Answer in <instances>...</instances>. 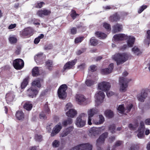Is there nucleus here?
Returning <instances> with one entry per match:
<instances>
[{"label":"nucleus","mask_w":150,"mask_h":150,"mask_svg":"<svg viewBox=\"0 0 150 150\" xmlns=\"http://www.w3.org/2000/svg\"><path fill=\"white\" fill-rule=\"evenodd\" d=\"M113 38L115 40L119 41L125 40L129 39L127 44L129 47H132L134 44L135 41V38L133 37H129L123 34H120L115 35Z\"/></svg>","instance_id":"nucleus-1"},{"label":"nucleus","mask_w":150,"mask_h":150,"mask_svg":"<svg viewBox=\"0 0 150 150\" xmlns=\"http://www.w3.org/2000/svg\"><path fill=\"white\" fill-rule=\"evenodd\" d=\"M128 58L127 55L125 53L116 54L112 56V59L116 62L118 65L124 62Z\"/></svg>","instance_id":"nucleus-2"},{"label":"nucleus","mask_w":150,"mask_h":150,"mask_svg":"<svg viewBox=\"0 0 150 150\" xmlns=\"http://www.w3.org/2000/svg\"><path fill=\"white\" fill-rule=\"evenodd\" d=\"M131 81V79H128L126 78L120 77L119 78V90L121 92H125L128 86L127 83Z\"/></svg>","instance_id":"nucleus-3"},{"label":"nucleus","mask_w":150,"mask_h":150,"mask_svg":"<svg viewBox=\"0 0 150 150\" xmlns=\"http://www.w3.org/2000/svg\"><path fill=\"white\" fill-rule=\"evenodd\" d=\"M77 112L74 109H69L66 112V115L69 117L66 119V125L71 124L72 122L71 118H74L77 115Z\"/></svg>","instance_id":"nucleus-4"},{"label":"nucleus","mask_w":150,"mask_h":150,"mask_svg":"<svg viewBox=\"0 0 150 150\" xmlns=\"http://www.w3.org/2000/svg\"><path fill=\"white\" fill-rule=\"evenodd\" d=\"M34 33V30L31 27H29L22 30L20 32V35L23 37H29L33 35Z\"/></svg>","instance_id":"nucleus-5"},{"label":"nucleus","mask_w":150,"mask_h":150,"mask_svg":"<svg viewBox=\"0 0 150 150\" xmlns=\"http://www.w3.org/2000/svg\"><path fill=\"white\" fill-rule=\"evenodd\" d=\"M13 65L15 69L17 70H20L24 67V63L22 59H17L13 61Z\"/></svg>","instance_id":"nucleus-6"},{"label":"nucleus","mask_w":150,"mask_h":150,"mask_svg":"<svg viewBox=\"0 0 150 150\" xmlns=\"http://www.w3.org/2000/svg\"><path fill=\"white\" fill-rule=\"evenodd\" d=\"M105 95L104 93L102 91H99L96 93L95 98L96 99L95 102L97 105H99L102 103L105 98Z\"/></svg>","instance_id":"nucleus-7"},{"label":"nucleus","mask_w":150,"mask_h":150,"mask_svg":"<svg viewBox=\"0 0 150 150\" xmlns=\"http://www.w3.org/2000/svg\"><path fill=\"white\" fill-rule=\"evenodd\" d=\"M57 94L59 98L61 99H64L66 97V84L61 85L57 91Z\"/></svg>","instance_id":"nucleus-8"},{"label":"nucleus","mask_w":150,"mask_h":150,"mask_svg":"<svg viewBox=\"0 0 150 150\" xmlns=\"http://www.w3.org/2000/svg\"><path fill=\"white\" fill-rule=\"evenodd\" d=\"M46 58V56L43 53L39 52L36 54L34 57V59L38 64H42L44 60Z\"/></svg>","instance_id":"nucleus-9"},{"label":"nucleus","mask_w":150,"mask_h":150,"mask_svg":"<svg viewBox=\"0 0 150 150\" xmlns=\"http://www.w3.org/2000/svg\"><path fill=\"white\" fill-rule=\"evenodd\" d=\"M98 112V110L96 108H93L87 111L88 115V124L89 125H92V117Z\"/></svg>","instance_id":"nucleus-10"},{"label":"nucleus","mask_w":150,"mask_h":150,"mask_svg":"<svg viewBox=\"0 0 150 150\" xmlns=\"http://www.w3.org/2000/svg\"><path fill=\"white\" fill-rule=\"evenodd\" d=\"M38 93V89L33 87H31L27 91L28 96L31 98L36 97Z\"/></svg>","instance_id":"nucleus-11"},{"label":"nucleus","mask_w":150,"mask_h":150,"mask_svg":"<svg viewBox=\"0 0 150 150\" xmlns=\"http://www.w3.org/2000/svg\"><path fill=\"white\" fill-rule=\"evenodd\" d=\"M108 135L107 132L104 133L101 135L99 139L96 141V145L98 146V150H101V149L99 146L103 144L105 139Z\"/></svg>","instance_id":"nucleus-12"},{"label":"nucleus","mask_w":150,"mask_h":150,"mask_svg":"<svg viewBox=\"0 0 150 150\" xmlns=\"http://www.w3.org/2000/svg\"><path fill=\"white\" fill-rule=\"evenodd\" d=\"M110 85L108 82H102L98 84V88L99 89L104 91H106L109 90Z\"/></svg>","instance_id":"nucleus-13"},{"label":"nucleus","mask_w":150,"mask_h":150,"mask_svg":"<svg viewBox=\"0 0 150 150\" xmlns=\"http://www.w3.org/2000/svg\"><path fill=\"white\" fill-rule=\"evenodd\" d=\"M51 13V10L46 8L39 10L37 12V15L41 17L49 16Z\"/></svg>","instance_id":"nucleus-14"},{"label":"nucleus","mask_w":150,"mask_h":150,"mask_svg":"<svg viewBox=\"0 0 150 150\" xmlns=\"http://www.w3.org/2000/svg\"><path fill=\"white\" fill-rule=\"evenodd\" d=\"M62 128V125H61V123H59L53 128L51 134V136L54 137L56 135L60 132Z\"/></svg>","instance_id":"nucleus-15"},{"label":"nucleus","mask_w":150,"mask_h":150,"mask_svg":"<svg viewBox=\"0 0 150 150\" xmlns=\"http://www.w3.org/2000/svg\"><path fill=\"white\" fill-rule=\"evenodd\" d=\"M45 109L44 111L41 112L40 114L39 117L40 119H45L47 118V117L45 113L49 114L50 113V110L48 107L47 105L45 104Z\"/></svg>","instance_id":"nucleus-16"},{"label":"nucleus","mask_w":150,"mask_h":150,"mask_svg":"<svg viewBox=\"0 0 150 150\" xmlns=\"http://www.w3.org/2000/svg\"><path fill=\"white\" fill-rule=\"evenodd\" d=\"M15 97L13 93L11 91L8 92L6 95V99L8 104H10L13 101Z\"/></svg>","instance_id":"nucleus-17"},{"label":"nucleus","mask_w":150,"mask_h":150,"mask_svg":"<svg viewBox=\"0 0 150 150\" xmlns=\"http://www.w3.org/2000/svg\"><path fill=\"white\" fill-rule=\"evenodd\" d=\"M89 132V135L92 137H94L98 135L100 133L99 129L96 127L91 128L90 129Z\"/></svg>","instance_id":"nucleus-18"},{"label":"nucleus","mask_w":150,"mask_h":150,"mask_svg":"<svg viewBox=\"0 0 150 150\" xmlns=\"http://www.w3.org/2000/svg\"><path fill=\"white\" fill-rule=\"evenodd\" d=\"M86 122V120H83L80 117H78L76 119L75 124L77 127H81L85 125Z\"/></svg>","instance_id":"nucleus-19"},{"label":"nucleus","mask_w":150,"mask_h":150,"mask_svg":"<svg viewBox=\"0 0 150 150\" xmlns=\"http://www.w3.org/2000/svg\"><path fill=\"white\" fill-rule=\"evenodd\" d=\"M75 98L76 102L79 104H81L86 100L84 95L81 94H77L75 96Z\"/></svg>","instance_id":"nucleus-20"},{"label":"nucleus","mask_w":150,"mask_h":150,"mask_svg":"<svg viewBox=\"0 0 150 150\" xmlns=\"http://www.w3.org/2000/svg\"><path fill=\"white\" fill-rule=\"evenodd\" d=\"M105 121L104 117L102 115H99L98 119L96 120L94 119L92 122L93 123L96 125H99L103 124Z\"/></svg>","instance_id":"nucleus-21"},{"label":"nucleus","mask_w":150,"mask_h":150,"mask_svg":"<svg viewBox=\"0 0 150 150\" xmlns=\"http://www.w3.org/2000/svg\"><path fill=\"white\" fill-rule=\"evenodd\" d=\"M113 68V64H111L109 65L108 68L102 69L101 73L103 74H108L112 72Z\"/></svg>","instance_id":"nucleus-22"},{"label":"nucleus","mask_w":150,"mask_h":150,"mask_svg":"<svg viewBox=\"0 0 150 150\" xmlns=\"http://www.w3.org/2000/svg\"><path fill=\"white\" fill-rule=\"evenodd\" d=\"M16 117L17 119L20 120H23L24 118V114L23 112L21 110H18L16 114Z\"/></svg>","instance_id":"nucleus-23"},{"label":"nucleus","mask_w":150,"mask_h":150,"mask_svg":"<svg viewBox=\"0 0 150 150\" xmlns=\"http://www.w3.org/2000/svg\"><path fill=\"white\" fill-rule=\"evenodd\" d=\"M122 29V25L117 24L113 27V29L112 30L113 33H115L120 31Z\"/></svg>","instance_id":"nucleus-24"},{"label":"nucleus","mask_w":150,"mask_h":150,"mask_svg":"<svg viewBox=\"0 0 150 150\" xmlns=\"http://www.w3.org/2000/svg\"><path fill=\"white\" fill-rule=\"evenodd\" d=\"M29 77L28 76H27L23 80L21 83V86L22 89H24L28 85L29 81Z\"/></svg>","instance_id":"nucleus-25"},{"label":"nucleus","mask_w":150,"mask_h":150,"mask_svg":"<svg viewBox=\"0 0 150 150\" xmlns=\"http://www.w3.org/2000/svg\"><path fill=\"white\" fill-rule=\"evenodd\" d=\"M46 66L49 70L51 71L53 67V62L52 60L48 59L45 62Z\"/></svg>","instance_id":"nucleus-26"},{"label":"nucleus","mask_w":150,"mask_h":150,"mask_svg":"<svg viewBox=\"0 0 150 150\" xmlns=\"http://www.w3.org/2000/svg\"><path fill=\"white\" fill-rule=\"evenodd\" d=\"M32 76L34 77H36L40 75L39 70L38 67H34L32 71Z\"/></svg>","instance_id":"nucleus-27"},{"label":"nucleus","mask_w":150,"mask_h":150,"mask_svg":"<svg viewBox=\"0 0 150 150\" xmlns=\"http://www.w3.org/2000/svg\"><path fill=\"white\" fill-rule=\"evenodd\" d=\"M76 62V60L74 59L66 63V69H69L72 68L75 64Z\"/></svg>","instance_id":"nucleus-28"},{"label":"nucleus","mask_w":150,"mask_h":150,"mask_svg":"<svg viewBox=\"0 0 150 150\" xmlns=\"http://www.w3.org/2000/svg\"><path fill=\"white\" fill-rule=\"evenodd\" d=\"M120 18L119 15L117 13H116L110 17V20L112 22L117 21L119 20Z\"/></svg>","instance_id":"nucleus-29"},{"label":"nucleus","mask_w":150,"mask_h":150,"mask_svg":"<svg viewBox=\"0 0 150 150\" xmlns=\"http://www.w3.org/2000/svg\"><path fill=\"white\" fill-rule=\"evenodd\" d=\"M96 36L100 39H104L107 37V35L105 34L99 32H97L95 33Z\"/></svg>","instance_id":"nucleus-30"},{"label":"nucleus","mask_w":150,"mask_h":150,"mask_svg":"<svg viewBox=\"0 0 150 150\" xmlns=\"http://www.w3.org/2000/svg\"><path fill=\"white\" fill-rule=\"evenodd\" d=\"M105 116L109 118H111L113 117L114 114L112 111L110 110H106L104 112Z\"/></svg>","instance_id":"nucleus-31"},{"label":"nucleus","mask_w":150,"mask_h":150,"mask_svg":"<svg viewBox=\"0 0 150 150\" xmlns=\"http://www.w3.org/2000/svg\"><path fill=\"white\" fill-rule=\"evenodd\" d=\"M118 112L120 113L126 114L125 109L124 108V105L123 104L121 105L118 106L117 108Z\"/></svg>","instance_id":"nucleus-32"},{"label":"nucleus","mask_w":150,"mask_h":150,"mask_svg":"<svg viewBox=\"0 0 150 150\" xmlns=\"http://www.w3.org/2000/svg\"><path fill=\"white\" fill-rule=\"evenodd\" d=\"M132 51L135 55H138L140 54L142 52L137 47L134 46L132 49Z\"/></svg>","instance_id":"nucleus-33"},{"label":"nucleus","mask_w":150,"mask_h":150,"mask_svg":"<svg viewBox=\"0 0 150 150\" xmlns=\"http://www.w3.org/2000/svg\"><path fill=\"white\" fill-rule=\"evenodd\" d=\"M23 107L24 109L28 111L31 110L33 107V105L29 102L25 103Z\"/></svg>","instance_id":"nucleus-34"},{"label":"nucleus","mask_w":150,"mask_h":150,"mask_svg":"<svg viewBox=\"0 0 150 150\" xmlns=\"http://www.w3.org/2000/svg\"><path fill=\"white\" fill-rule=\"evenodd\" d=\"M41 86L40 83V81L38 80H36L33 81L32 83V86L31 87H35L36 86L38 88H40Z\"/></svg>","instance_id":"nucleus-35"},{"label":"nucleus","mask_w":150,"mask_h":150,"mask_svg":"<svg viewBox=\"0 0 150 150\" xmlns=\"http://www.w3.org/2000/svg\"><path fill=\"white\" fill-rule=\"evenodd\" d=\"M144 129H143L138 130V133L137 134V136L139 138H142L144 136Z\"/></svg>","instance_id":"nucleus-36"},{"label":"nucleus","mask_w":150,"mask_h":150,"mask_svg":"<svg viewBox=\"0 0 150 150\" xmlns=\"http://www.w3.org/2000/svg\"><path fill=\"white\" fill-rule=\"evenodd\" d=\"M9 40L10 43L11 44H14L17 42V38L13 36L10 37L9 38Z\"/></svg>","instance_id":"nucleus-37"},{"label":"nucleus","mask_w":150,"mask_h":150,"mask_svg":"<svg viewBox=\"0 0 150 150\" xmlns=\"http://www.w3.org/2000/svg\"><path fill=\"white\" fill-rule=\"evenodd\" d=\"M90 42L91 45L95 46L98 43V40L92 38L90 40Z\"/></svg>","instance_id":"nucleus-38"},{"label":"nucleus","mask_w":150,"mask_h":150,"mask_svg":"<svg viewBox=\"0 0 150 150\" xmlns=\"http://www.w3.org/2000/svg\"><path fill=\"white\" fill-rule=\"evenodd\" d=\"M148 91L147 89L143 90L142 92L141 95H140L145 99L147 96Z\"/></svg>","instance_id":"nucleus-39"},{"label":"nucleus","mask_w":150,"mask_h":150,"mask_svg":"<svg viewBox=\"0 0 150 150\" xmlns=\"http://www.w3.org/2000/svg\"><path fill=\"white\" fill-rule=\"evenodd\" d=\"M79 15L77 14L75 11L72 10L71 11V16L73 19H75L76 16Z\"/></svg>","instance_id":"nucleus-40"},{"label":"nucleus","mask_w":150,"mask_h":150,"mask_svg":"<svg viewBox=\"0 0 150 150\" xmlns=\"http://www.w3.org/2000/svg\"><path fill=\"white\" fill-rule=\"evenodd\" d=\"M85 83L88 86H90L93 85L94 84V82L90 80L87 79Z\"/></svg>","instance_id":"nucleus-41"},{"label":"nucleus","mask_w":150,"mask_h":150,"mask_svg":"<svg viewBox=\"0 0 150 150\" xmlns=\"http://www.w3.org/2000/svg\"><path fill=\"white\" fill-rule=\"evenodd\" d=\"M59 142L57 140H54L52 143L53 146L54 147H57L59 145Z\"/></svg>","instance_id":"nucleus-42"},{"label":"nucleus","mask_w":150,"mask_h":150,"mask_svg":"<svg viewBox=\"0 0 150 150\" xmlns=\"http://www.w3.org/2000/svg\"><path fill=\"white\" fill-rule=\"evenodd\" d=\"M133 107V105L132 104H130L128 105L126 107L125 109V112L126 113L129 112L131 110V108Z\"/></svg>","instance_id":"nucleus-43"},{"label":"nucleus","mask_w":150,"mask_h":150,"mask_svg":"<svg viewBox=\"0 0 150 150\" xmlns=\"http://www.w3.org/2000/svg\"><path fill=\"white\" fill-rule=\"evenodd\" d=\"M147 7V6L146 5H143L141 7L139 8L138 11V12L139 13H142L144 9L146 8Z\"/></svg>","instance_id":"nucleus-44"},{"label":"nucleus","mask_w":150,"mask_h":150,"mask_svg":"<svg viewBox=\"0 0 150 150\" xmlns=\"http://www.w3.org/2000/svg\"><path fill=\"white\" fill-rule=\"evenodd\" d=\"M109 130L112 133H113L115 132V125L114 124H112L109 127Z\"/></svg>","instance_id":"nucleus-45"},{"label":"nucleus","mask_w":150,"mask_h":150,"mask_svg":"<svg viewBox=\"0 0 150 150\" xmlns=\"http://www.w3.org/2000/svg\"><path fill=\"white\" fill-rule=\"evenodd\" d=\"M35 138L37 141L41 142L42 140V136L41 135L36 134L35 136Z\"/></svg>","instance_id":"nucleus-46"},{"label":"nucleus","mask_w":150,"mask_h":150,"mask_svg":"<svg viewBox=\"0 0 150 150\" xmlns=\"http://www.w3.org/2000/svg\"><path fill=\"white\" fill-rule=\"evenodd\" d=\"M103 26L108 31L110 30V26L109 24L106 23H104Z\"/></svg>","instance_id":"nucleus-47"},{"label":"nucleus","mask_w":150,"mask_h":150,"mask_svg":"<svg viewBox=\"0 0 150 150\" xmlns=\"http://www.w3.org/2000/svg\"><path fill=\"white\" fill-rule=\"evenodd\" d=\"M45 3L43 2H41L38 3L36 5V7L38 8H41L42 6L43 5H45Z\"/></svg>","instance_id":"nucleus-48"},{"label":"nucleus","mask_w":150,"mask_h":150,"mask_svg":"<svg viewBox=\"0 0 150 150\" xmlns=\"http://www.w3.org/2000/svg\"><path fill=\"white\" fill-rule=\"evenodd\" d=\"M83 38L80 37L76 38L74 41L75 43H77L79 42H80L83 40Z\"/></svg>","instance_id":"nucleus-49"},{"label":"nucleus","mask_w":150,"mask_h":150,"mask_svg":"<svg viewBox=\"0 0 150 150\" xmlns=\"http://www.w3.org/2000/svg\"><path fill=\"white\" fill-rule=\"evenodd\" d=\"M73 107V105L71 103H69L66 104V110H69V109H72Z\"/></svg>","instance_id":"nucleus-50"},{"label":"nucleus","mask_w":150,"mask_h":150,"mask_svg":"<svg viewBox=\"0 0 150 150\" xmlns=\"http://www.w3.org/2000/svg\"><path fill=\"white\" fill-rule=\"evenodd\" d=\"M106 91V95L108 97H110L114 94V93L111 91Z\"/></svg>","instance_id":"nucleus-51"},{"label":"nucleus","mask_w":150,"mask_h":150,"mask_svg":"<svg viewBox=\"0 0 150 150\" xmlns=\"http://www.w3.org/2000/svg\"><path fill=\"white\" fill-rule=\"evenodd\" d=\"M123 144V142L122 141H117L115 144L116 146H118L121 145Z\"/></svg>","instance_id":"nucleus-52"},{"label":"nucleus","mask_w":150,"mask_h":150,"mask_svg":"<svg viewBox=\"0 0 150 150\" xmlns=\"http://www.w3.org/2000/svg\"><path fill=\"white\" fill-rule=\"evenodd\" d=\"M86 67V65L85 64H82L78 66V68L79 69H83Z\"/></svg>","instance_id":"nucleus-53"},{"label":"nucleus","mask_w":150,"mask_h":150,"mask_svg":"<svg viewBox=\"0 0 150 150\" xmlns=\"http://www.w3.org/2000/svg\"><path fill=\"white\" fill-rule=\"evenodd\" d=\"M137 99L138 100L141 102H143L144 98L140 95H138L137 96Z\"/></svg>","instance_id":"nucleus-54"},{"label":"nucleus","mask_w":150,"mask_h":150,"mask_svg":"<svg viewBox=\"0 0 150 150\" xmlns=\"http://www.w3.org/2000/svg\"><path fill=\"white\" fill-rule=\"evenodd\" d=\"M71 33L72 34H75L76 33L77 30L76 28L73 27L71 29Z\"/></svg>","instance_id":"nucleus-55"},{"label":"nucleus","mask_w":150,"mask_h":150,"mask_svg":"<svg viewBox=\"0 0 150 150\" xmlns=\"http://www.w3.org/2000/svg\"><path fill=\"white\" fill-rule=\"evenodd\" d=\"M90 69L92 71H94L96 70V66L95 65H92L91 66Z\"/></svg>","instance_id":"nucleus-56"},{"label":"nucleus","mask_w":150,"mask_h":150,"mask_svg":"<svg viewBox=\"0 0 150 150\" xmlns=\"http://www.w3.org/2000/svg\"><path fill=\"white\" fill-rule=\"evenodd\" d=\"M16 26V24L14 23V24H11L8 27L9 29H12L15 28Z\"/></svg>","instance_id":"nucleus-57"},{"label":"nucleus","mask_w":150,"mask_h":150,"mask_svg":"<svg viewBox=\"0 0 150 150\" xmlns=\"http://www.w3.org/2000/svg\"><path fill=\"white\" fill-rule=\"evenodd\" d=\"M73 128L72 127H69L66 129V135L67 134L71 132L73 130Z\"/></svg>","instance_id":"nucleus-58"},{"label":"nucleus","mask_w":150,"mask_h":150,"mask_svg":"<svg viewBox=\"0 0 150 150\" xmlns=\"http://www.w3.org/2000/svg\"><path fill=\"white\" fill-rule=\"evenodd\" d=\"M40 41V40L38 38H36L34 40V42L35 44H37L39 43Z\"/></svg>","instance_id":"nucleus-59"},{"label":"nucleus","mask_w":150,"mask_h":150,"mask_svg":"<svg viewBox=\"0 0 150 150\" xmlns=\"http://www.w3.org/2000/svg\"><path fill=\"white\" fill-rule=\"evenodd\" d=\"M140 126L141 127L140 129L142 130V129H144V124L143 122H141L140 123Z\"/></svg>","instance_id":"nucleus-60"},{"label":"nucleus","mask_w":150,"mask_h":150,"mask_svg":"<svg viewBox=\"0 0 150 150\" xmlns=\"http://www.w3.org/2000/svg\"><path fill=\"white\" fill-rule=\"evenodd\" d=\"M144 122L146 125H150V118L146 119Z\"/></svg>","instance_id":"nucleus-61"},{"label":"nucleus","mask_w":150,"mask_h":150,"mask_svg":"<svg viewBox=\"0 0 150 150\" xmlns=\"http://www.w3.org/2000/svg\"><path fill=\"white\" fill-rule=\"evenodd\" d=\"M20 48H17V50L15 51V53L17 55H19L20 53Z\"/></svg>","instance_id":"nucleus-62"},{"label":"nucleus","mask_w":150,"mask_h":150,"mask_svg":"<svg viewBox=\"0 0 150 150\" xmlns=\"http://www.w3.org/2000/svg\"><path fill=\"white\" fill-rule=\"evenodd\" d=\"M147 38L150 40V30H149L147 32Z\"/></svg>","instance_id":"nucleus-63"},{"label":"nucleus","mask_w":150,"mask_h":150,"mask_svg":"<svg viewBox=\"0 0 150 150\" xmlns=\"http://www.w3.org/2000/svg\"><path fill=\"white\" fill-rule=\"evenodd\" d=\"M136 146L135 145H132L129 149L128 150H135L134 148Z\"/></svg>","instance_id":"nucleus-64"}]
</instances>
